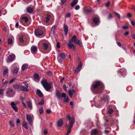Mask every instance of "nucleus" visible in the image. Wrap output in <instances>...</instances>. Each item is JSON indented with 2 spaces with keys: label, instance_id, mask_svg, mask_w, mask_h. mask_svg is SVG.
Returning a JSON list of instances; mask_svg holds the SVG:
<instances>
[{
  "label": "nucleus",
  "instance_id": "obj_53",
  "mask_svg": "<svg viewBox=\"0 0 135 135\" xmlns=\"http://www.w3.org/2000/svg\"><path fill=\"white\" fill-rule=\"evenodd\" d=\"M48 75L51 76L52 74V73L51 71H48L47 73Z\"/></svg>",
  "mask_w": 135,
  "mask_h": 135
},
{
  "label": "nucleus",
  "instance_id": "obj_62",
  "mask_svg": "<svg viewBox=\"0 0 135 135\" xmlns=\"http://www.w3.org/2000/svg\"><path fill=\"white\" fill-rule=\"evenodd\" d=\"M3 89H0V94L2 95L3 94Z\"/></svg>",
  "mask_w": 135,
  "mask_h": 135
},
{
  "label": "nucleus",
  "instance_id": "obj_21",
  "mask_svg": "<svg viewBox=\"0 0 135 135\" xmlns=\"http://www.w3.org/2000/svg\"><path fill=\"white\" fill-rule=\"evenodd\" d=\"M65 127H68V130L67 131V133L66 134V135H68L70 133L71 130V128L73 127H71L70 126H68V125L67 124L66 125Z\"/></svg>",
  "mask_w": 135,
  "mask_h": 135
},
{
  "label": "nucleus",
  "instance_id": "obj_52",
  "mask_svg": "<svg viewBox=\"0 0 135 135\" xmlns=\"http://www.w3.org/2000/svg\"><path fill=\"white\" fill-rule=\"evenodd\" d=\"M110 4V2H108L107 3H106L105 4V6L107 7H108L109 6Z\"/></svg>",
  "mask_w": 135,
  "mask_h": 135
},
{
  "label": "nucleus",
  "instance_id": "obj_16",
  "mask_svg": "<svg viewBox=\"0 0 135 135\" xmlns=\"http://www.w3.org/2000/svg\"><path fill=\"white\" fill-rule=\"evenodd\" d=\"M77 39H78L76 38V36L75 35H74L69 42H71V43L73 42L74 43H75L76 41V40Z\"/></svg>",
  "mask_w": 135,
  "mask_h": 135
},
{
  "label": "nucleus",
  "instance_id": "obj_58",
  "mask_svg": "<svg viewBox=\"0 0 135 135\" xmlns=\"http://www.w3.org/2000/svg\"><path fill=\"white\" fill-rule=\"evenodd\" d=\"M56 47L58 48H60V43L59 42H57V43Z\"/></svg>",
  "mask_w": 135,
  "mask_h": 135
},
{
  "label": "nucleus",
  "instance_id": "obj_15",
  "mask_svg": "<svg viewBox=\"0 0 135 135\" xmlns=\"http://www.w3.org/2000/svg\"><path fill=\"white\" fill-rule=\"evenodd\" d=\"M63 122L61 119H59L57 122V126L58 127H61L63 124Z\"/></svg>",
  "mask_w": 135,
  "mask_h": 135
},
{
  "label": "nucleus",
  "instance_id": "obj_59",
  "mask_svg": "<svg viewBox=\"0 0 135 135\" xmlns=\"http://www.w3.org/2000/svg\"><path fill=\"white\" fill-rule=\"evenodd\" d=\"M117 45L118 46H119V47H120L121 46V45L120 42H117Z\"/></svg>",
  "mask_w": 135,
  "mask_h": 135
},
{
  "label": "nucleus",
  "instance_id": "obj_9",
  "mask_svg": "<svg viewBox=\"0 0 135 135\" xmlns=\"http://www.w3.org/2000/svg\"><path fill=\"white\" fill-rule=\"evenodd\" d=\"M68 47L70 49H72L73 50H75L76 47L75 45L71 44V42H69L67 44Z\"/></svg>",
  "mask_w": 135,
  "mask_h": 135
},
{
  "label": "nucleus",
  "instance_id": "obj_29",
  "mask_svg": "<svg viewBox=\"0 0 135 135\" xmlns=\"http://www.w3.org/2000/svg\"><path fill=\"white\" fill-rule=\"evenodd\" d=\"M78 2V0H73L71 4V6L72 7H74L77 3Z\"/></svg>",
  "mask_w": 135,
  "mask_h": 135
},
{
  "label": "nucleus",
  "instance_id": "obj_7",
  "mask_svg": "<svg viewBox=\"0 0 135 135\" xmlns=\"http://www.w3.org/2000/svg\"><path fill=\"white\" fill-rule=\"evenodd\" d=\"M26 120L28 122V123L30 125H32V120L31 117L29 115H27L26 116Z\"/></svg>",
  "mask_w": 135,
  "mask_h": 135
},
{
  "label": "nucleus",
  "instance_id": "obj_22",
  "mask_svg": "<svg viewBox=\"0 0 135 135\" xmlns=\"http://www.w3.org/2000/svg\"><path fill=\"white\" fill-rule=\"evenodd\" d=\"M93 22L96 24H97L98 23H100L99 19L97 17L94 18L93 20Z\"/></svg>",
  "mask_w": 135,
  "mask_h": 135
},
{
  "label": "nucleus",
  "instance_id": "obj_1",
  "mask_svg": "<svg viewBox=\"0 0 135 135\" xmlns=\"http://www.w3.org/2000/svg\"><path fill=\"white\" fill-rule=\"evenodd\" d=\"M104 89V84L101 81L99 80L94 81L91 87V90L94 94L101 93Z\"/></svg>",
  "mask_w": 135,
  "mask_h": 135
},
{
  "label": "nucleus",
  "instance_id": "obj_33",
  "mask_svg": "<svg viewBox=\"0 0 135 135\" xmlns=\"http://www.w3.org/2000/svg\"><path fill=\"white\" fill-rule=\"evenodd\" d=\"M113 113V110H108L107 113L108 115V116L112 117V116L111 115Z\"/></svg>",
  "mask_w": 135,
  "mask_h": 135
},
{
  "label": "nucleus",
  "instance_id": "obj_36",
  "mask_svg": "<svg viewBox=\"0 0 135 135\" xmlns=\"http://www.w3.org/2000/svg\"><path fill=\"white\" fill-rule=\"evenodd\" d=\"M56 28V26L55 25L51 27L50 30V32L53 34L54 33V30Z\"/></svg>",
  "mask_w": 135,
  "mask_h": 135
},
{
  "label": "nucleus",
  "instance_id": "obj_25",
  "mask_svg": "<svg viewBox=\"0 0 135 135\" xmlns=\"http://www.w3.org/2000/svg\"><path fill=\"white\" fill-rule=\"evenodd\" d=\"M27 12L29 13H31L33 12V9L30 7H28L26 9Z\"/></svg>",
  "mask_w": 135,
  "mask_h": 135
},
{
  "label": "nucleus",
  "instance_id": "obj_51",
  "mask_svg": "<svg viewBox=\"0 0 135 135\" xmlns=\"http://www.w3.org/2000/svg\"><path fill=\"white\" fill-rule=\"evenodd\" d=\"M130 22L132 25L134 26L135 25V21H133L131 20H130Z\"/></svg>",
  "mask_w": 135,
  "mask_h": 135
},
{
  "label": "nucleus",
  "instance_id": "obj_13",
  "mask_svg": "<svg viewBox=\"0 0 135 135\" xmlns=\"http://www.w3.org/2000/svg\"><path fill=\"white\" fill-rule=\"evenodd\" d=\"M126 70L124 69H122L119 70V72L121 74L122 77H123L125 75L126 73Z\"/></svg>",
  "mask_w": 135,
  "mask_h": 135
},
{
  "label": "nucleus",
  "instance_id": "obj_55",
  "mask_svg": "<svg viewBox=\"0 0 135 135\" xmlns=\"http://www.w3.org/2000/svg\"><path fill=\"white\" fill-rule=\"evenodd\" d=\"M80 8V6L79 5H77L75 7V9L77 10L79 9Z\"/></svg>",
  "mask_w": 135,
  "mask_h": 135
},
{
  "label": "nucleus",
  "instance_id": "obj_43",
  "mask_svg": "<svg viewBox=\"0 0 135 135\" xmlns=\"http://www.w3.org/2000/svg\"><path fill=\"white\" fill-rule=\"evenodd\" d=\"M44 101L43 99H42L41 102L38 103V104L39 105H43L44 104Z\"/></svg>",
  "mask_w": 135,
  "mask_h": 135
},
{
  "label": "nucleus",
  "instance_id": "obj_50",
  "mask_svg": "<svg viewBox=\"0 0 135 135\" xmlns=\"http://www.w3.org/2000/svg\"><path fill=\"white\" fill-rule=\"evenodd\" d=\"M19 41L20 42H23L24 40H23L22 37H21L20 38Z\"/></svg>",
  "mask_w": 135,
  "mask_h": 135
},
{
  "label": "nucleus",
  "instance_id": "obj_63",
  "mask_svg": "<svg viewBox=\"0 0 135 135\" xmlns=\"http://www.w3.org/2000/svg\"><path fill=\"white\" fill-rule=\"evenodd\" d=\"M44 134H46L47 133V131L46 130H44L43 131Z\"/></svg>",
  "mask_w": 135,
  "mask_h": 135
},
{
  "label": "nucleus",
  "instance_id": "obj_18",
  "mask_svg": "<svg viewBox=\"0 0 135 135\" xmlns=\"http://www.w3.org/2000/svg\"><path fill=\"white\" fill-rule=\"evenodd\" d=\"M64 30L65 32V34L66 35H67L68 31V26L65 24L64 26Z\"/></svg>",
  "mask_w": 135,
  "mask_h": 135
},
{
  "label": "nucleus",
  "instance_id": "obj_12",
  "mask_svg": "<svg viewBox=\"0 0 135 135\" xmlns=\"http://www.w3.org/2000/svg\"><path fill=\"white\" fill-rule=\"evenodd\" d=\"M55 92L56 95L57 97V99L58 100H59L60 98L62 97H61V93L58 90H56Z\"/></svg>",
  "mask_w": 135,
  "mask_h": 135
},
{
  "label": "nucleus",
  "instance_id": "obj_32",
  "mask_svg": "<svg viewBox=\"0 0 135 135\" xmlns=\"http://www.w3.org/2000/svg\"><path fill=\"white\" fill-rule=\"evenodd\" d=\"M22 125L26 129H28V128L27 124L26 122L25 121L23 122L22 124Z\"/></svg>",
  "mask_w": 135,
  "mask_h": 135
},
{
  "label": "nucleus",
  "instance_id": "obj_6",
  "mask_svg": "<svg viewBox=\"0 0 135 135\" xmlns=\"http://www.w3.org/2000/svg\"><path fill=\"white\" fill-rule=\"evenodd\" d=\"M43 32L41 29L38 28L35 31V33L36 36H41L43 34Z\"/></svg>",
  "mask_w": 135,
  "mask_h": 135
},
{
  "label": "nucleus",
  "instance_id": "obj_64",
  "mask_svg": "<svg viewBox=\"0 0 135 135\" xmlns=\"http://www.w3.org/2000/svg\"><path fill=\"white\" fill-rule=\"evenodd\" d=\"M61 3L63 4H64V3H65L66 1L65 0H61Z\"/></svg>",
  "mask_w": 135,
  "mask_h": 135
},
{
  "label": "nucleus",
  "instance_id": "obj_35",
  "mask_svg": "<svg viewBox=\"0 0 135 135\" xmlns=\"http://www.w3.org/2000/svg\"><path fill=\"white\" fill-rule=\"evenodd\" d=\"M13 87L15 89H17L19 88H20V86L19 85L16 84L13 85Z\"/></svg>",
  "mask_w": 135,
  "mask_h": 135
},
{
  "label": "nucleus",
  "instance_id": "obj_47",
  "mask_svg": "<svg viewBox=\"0 0 135 135\" xmlns=\"http://www.w3.org/2000/svg\"><path fill=\"white\" fill-rule=\"evenodd\" d=\"M71 16V15L70 13H68L65 15V17L67 18H69Z\"/></svg>",
  "mask_w": 135,
  "mask_h": 135
},
{
  "label": "nucleus",
  "instance_id": "obj_20",
  "mask_svg": "<svg viewBox=\"0 0 135 135\" xmlns=\"http://www.w3.org/2000/svg\"><path fill=\"white\" fill-rule=\"evenodd\" d=\"M75 90H71L69 91V94L70 97L71 98L73 97V94L75 92Z\"/></svg>",
  "mask_w": 135,
  "mask_h": 135
},
{
  "label": "nucleus",
  "instance_id": "obj_60",
  "mask_svg": "<svg viewBox=\"0 0 135 135\" xmlns=\"http://www.w3.org/2000/svg\"><path fill=\"white\" fill-rule=\"evenodd\" d=\"M129 32L128 31H127L125 32L124 33V35H127L129 34Z\"/></svg>",
  "mask_w": 135,
  "mask_h": 135
},
{
  "label": "nucleus",
  "instance_id": "obj_3",
  "mask_svg": "<svg viewBox=\"0 0 135 135\" xmlns=\"http://www.w3.org/2000/svg\"><path fill=\"white\" fill-rule=\"evenodd\" d=\"M41 83L44 88L46 91H48L51 88L50 84L47 83L46 79H44L42 80Z\"/></svg>",
  "mask_w": 135,
  "mask_h": 135
},
{
  "label": "nucleus",
  "instance_id": "obj_8",
  "mask_svg": "<svg viewBox=\"0 0 135 135\" xmlns=\"http://www.w3.org/2000/svg\"><path fill=\"white\" fill-rule=\"evenodd\" d=\"M15 57L14 54L10 55L7 59V62L12 61L13 60Z\"/></svg>",
  "mask_w": 135,
  "mask_h": 135
},
{
  "label": "nucleus",
  "instance_id": "obj_27",
  "mask_svg": "<svg viewBox=\"0 0 135 135\" xmlns=\"http://www.w3.org/2000/svg\"><path fill=\"white\" fill-rule=\"evenodd\" d=\"M43 47L45 50H46L48 47V45L46 43H44L43 44Z\"/></svg>",
  "mask_w": 135,
  "mask_h": 135
},
{
  "label": "nucleus",
  "instance_id": "obj_26",
  "mask_svg": "<svg viewBox=\"0 0 135 135\" xmlns=\"http://www.w3.org/2000/svg\"><path fill=\"white\" fill-rule=\"evenodd\" d=\"M11 105L13 110H17V107L15 106L16 105V104L14 102H12L11 103Z\"/></svg>",
  "mask_w": 135,
  "mask_h": 135
},
{
  "label": "nucleus",
  "instance_id": "obj_44",
  "mask_svg": "<svg viewBox=\"0 0 135 135\" xmlns=\"http://www.w3.org/2000/svg\"><path fill=\"white\" fill-rule=\"evenodd\" d=\"M80 69L79 68H78V67H77L76 69H75L74 70V71L75 73H77L80 71Z\"/></svg>",
  "mask_w": 135,
  "mask_h": 135
},
{
  "label": "nucleus",
  "instance_id": "obj_41",
  "mask_svg": "<svg viewBox=\"0 0 135 135\" xmlns=\"http://www.w3.org/2000/svg\"><path fill=\"white\" fill-rule=\"evenodd\" d=\"M92 9H87L85 10V12L88 13H90L92 12Z\"/></svg>",
  "mask_w": 135,
  "mask_h": 135
},
{
  "label": "nucleus",
  "instance_id": "obj_24",
  "mask_svg": "<svg viewBox=\"0 0 135 135\" xmlns=\"http://www.w3.org/2000/svg\"><path fill=\"white\" fill-rule=\"evenodd\" d=\"M77 44L79 45L80 47H82L83 46L82 42L80 40H79L78 39L76 40V41L75 42Z\"/></svg>",
  "mask_w": 135,
  "mask_h": 135
},
{
  "label": "nucleus",
  "instance_id": "obj_46",
  "mask_svg": "<svg viewBox=\"0 0 135 135\" xmlns=\"http://www.w3.org/2000/svg\"><path fill=\"white\" fill-rule=\"evenodd\" d=\"M16 80V78H13L9 82V83L10 84L13 82L14 81H15Z\"/></svg>",
  "mask_w": 135,
  "mask_h": 135
},
{
  "label": "nucleus",
  "instance_id": "obj_37",
  "mask_svg": "<svg viewBox=\"0 0 135 135\" xmlns=\"http://www.w3.org/2000/svg\"><path fill=\"white\" fill-rule=\"evenodd\" d=\"M50 18V15H48L46 17L45 21L46 22H47L49 21Z\"/></svg>",
  "mask_w": 135,
  "mask_h": 135
},
{
  "label": "nucleus",
  "instance_id": "obj_10",
  "mask_svg": "<svg viewBox=\"0 0 135 135\" xmlns=\"http://www.w3.org/2000/svg\"><path fill=\"white\" fill-rule=\"evenodd\" d=\"M61 97H62L64 98V101L65 102H68L69 99L67 97H66V94L65 93H63L61 94Z\"/></svg>",
  "mask_w": 135,
  "mask_h": 135
},
{
  "label": "nucleus",
  "instance_id": "obj_19",
  "mask_svg": "<svg viewBox=\"0 0 135 135\" xmlns=\"http://www.w3.org/2000/svg\"><path fill=\"white\" fill-rule=\"evenodd\" d=\"M18 70L19 68L16 67L15 68L12 70L11 71L13 74H16L18 73Z\"/></svg>",
  "mask_w": 135,
  "mask_h": 135
},
{
  "label": "nucleus",
  "instance_id": "obj_54",
  "mask_svg": "<svg viewBox=\"0 0 135 135\" xmlns=\"http://www.w3.org/2000/svg\"><path fill=\"white\" fill-rule=\"evenodd\" d=\"M122 28L124 29H127L129 28L128 26H124L122 27Z\"/></svg>",
  "mask_w": 135,
  "mask_h": 135
},
{
  "label": "nucleus",
  "instance_id": "obj_57",
  "mask_svg": "<svg viewBox=\"0 0 135 135\" xmlns=\"http://www.w3.org/2000/svg\"><path fill=\"white\" fill-rule=\"evenodd\" d=\"M24 84L25 86H26V88H27L28 87V83H26V82H24L23 83Z\"/></svg>",
  "mask_w": 135,
  "mask_h": 135
},
{
  "label": "nucleus",
  "instance_id": "obj_45",
  "mask_svg": "<svg viewBox=\"0 0 135 135\" xmlns=\"http://www.w3.org/2000/svg\"><path fill=\"white\" fill-rule=\"evenodd\" d=\"M9 124L10 126L13 127L14 126V124L12 121H10L9 122Z\"/></svg>",
  "mask_w": 135,
  "mask_h": 135
},
{
  "label": "nucleus",
  "instance_id": "obj_4",
  "mask_svg": "<svg viewBox=\"0 0 135 135\" xmlns=\"http://www.w3.org/2000/svg\"><path fill=\"white\" fill-rule=\"evenodd\" d=\"M66 119L68 121L71 127H73V124L75 122V118L74 116L70 117L69 115H67L66 117Z\"/></svg>",
  "mask_w": 135,
  "mask_h": 135
},
{
  "label": "nucleus",
  "instance_id": "obj_14",
  "mask_svg": "<svg viewBox=\"0 0 135 135\" xmlns=\"http://www.w3.org/2000/svg\"><path fill=\"white\" fill-rule=\"evenodd\" d=\"M20 90L21 91L27 92L28 89L24 86L21 85L20 87Z\"/></svg>",
  "mask_w": 135,
  "mask_h": 135
},
{
  "label": "nucleus",
  "instance_id": "obj_61",
  "mask_svg": "<svg viewBox=\"0 0 135 135\" xmlns=\"http://www.w3.org/2000/svg\"><path fill=\"white\" fill-rule=\"evenodd\" d=\"M51 112V110H46V112L48 114H50Z\"/></svg>",
  "mask_w": 135,
  "mask_h": 135
},
{
  "label": "nucleus",
  "instance_id": "obj_56",
  "mask_svg": "<svg viewBox=\"0 0 135 135\" xmlns=\"http://www.w3.org/2000/svg\"><path fill=\"white\" fill-rule=\"evenodd\" d=\"M127 16L129 18L131 17L132 16L131 14L130 13H128L127 14Z\"/></svg>",
  "mask_w": 135,
  "mask_h": 135
},
{
  "label": "nucleus",
  "instance_id": "obj_39",
  "mask_svg": "<svg viewBox=\"0 0 135 135\" xmlns=\"http://www.w3.org/2000/svg\"><path fill=\"white\" fill-rule=\"evenodd\" d=\"M114 13L115 14L116 17L118 18L119 19H120V17L119 13H117L115 11H114Z\"/></svg>",
  "mask_w": 135,
  "mask_h": 135
},
{
  "label": "nucleus",
  "instance_id": "obj_17",
  "mask_svg": "<svg viewBox=\"0 0 135 135\" xmlns=\"http://www.w3.org/2000/svg\"><path fill=\"white\" fill-rule=\"evenodd\" d=\"M36 94L40 97H42L43 96V95L42 93L39 89H37L36 91Z\"/></svg>",
  "mask_w": 135,
  "mask_h": 135
},
{
  "label": "nucleus",
  "instance_id": "obj_34",
  "mask_svg": "<svg viewBox=\"0 0 135 135\" xmlns=\"http://www.w3.org/2000/svg\"><path fill=\"white\" fill-rule=\"evenodd\" d=\"M59 56L63 59H64L66 57L65 55L63 53H60L59 54Z\"/></svg>",
  "mask_w": 135,
  "mask_h": 135
},
{
  "label": "nucleus",
  "instance_id": "obj_30",
  "mask_svg": "<svg viewBox=\"0 0 135 135\" xmlns=\"http://www.w3.org/2000/svg\"><path fill=\"white\" fill-rule=\"evenodd\" d=\"M22 19L23 21H24L26 23L28 21V18L27 17H22Z\"/></svg>",
  "mask_w": 135,
  "mask_h": 135
},
{
  "label": "nucleus",
  "instance_id": "obj_11",
  "mask_svg": "<svg viewBox=\"0 0 135 135\" xmlns=\"http://www.w3.org/2000/svg\"><path fill=\"white\" fill-rule=\"evenodd\" d=\"M37 48L35 46H32L31 48V51L32 53L34 54L36 53L37 52Z\"/></svg>",
  "mask_w": 135,
  "mask_h": 135
},
{
  "label": "nucleus",
  "instance_id": "obj_49",
  "mask_svg": "<svg viewBox=\"0 0 135 135\" xmlns=\"http://www.w3.org/2000/svg\"><path fill=\"white\" fill-rule=\"evenodd\" d=\"M82 67V63L81 61H80V64L78 65V66L77 67L78 68H80Z\"/></svg>",
  "mask_w": 135,
  "mask_h": 135
},
{
  "label": "nucleus",
  "instance_id": "obj_5",
  "mask_svg": "<svg viewBox=\"0 0 135 135\" xmlns=\"http://www.w3.org/2000/svg\"><path fill=\"white\" fill-rule=\"evenodd\" d=\"M8 96L10 97H13L15 94V93L13 92L12 89L9 88L6 92Z\"/></svg>",
  "mask_w": 135,
  "mask_h": 135
},
{
  "label": "nucleus",
  "instance_id": "obj_42",
  "mask_svg": "<svg viewBox=\"0 0 135 135\" xmlns=\"http://www.w3.org/2000/svg\"><path fill=\"white\" fill-rule=\"evenodd\" d=\"M8 72V69H5L3 71V74L5 75Z\"/></svg>",
  "mask_w": 135,
  "mask_h": 135
},
{
  "label": "nucleus",
  "instance_id": "obj_31",
  "mask_svg": "<svg viewBox=\"0 0 135 135\" xmlns=\"http://www.w3.org/2000/svg\"><path fill=\"white\" fill-rule=\"evenodd\" d=\"M98 131L96 129H93L91 133V135H97L98 133Z\"/></svg>",
  "mask_w": 135,
  "mask_h": 135
},
{
  "label": "nucleus",
  "instance_id": "obj_23",
  "mask_svg": "<svg viewBox=\"0 0 135 135\" xmlns=\"http://www.w3.org/2000/svg\"><path fill=\"white\" fill-rule=\"evenodd\" d=\"M28 108L30 109H32V103L30 101H28L26 102Z\"/></svg>",
  "mask_w": 135,
  "mask_h": 135
},
{
  "label": "nucleus",
  "instance_id": "obj_28",
  "mask_svg": "<svg viewBox=\"0 0 135 135\" xmlns=\"http://www.w3.org/2000/svg\"><path fill=\"white\" fill-rule=\"evenodd\" d=\"M28 65L27 64H23L22 66L21 69L23 71H24L25 69L28 67Z\"/></svg>",
  "mask_w": 135,
  "mask_h": 135
},
{
  "label": "nucleus",
  "instance_id": "obj_40",
  "mask_svg": "<svg viewBox=\"0 0 135 135\" xmlns=\"http://www.w3.org/2000/svg\"><path fill=\"white\" fill-rule=\"evenodd\" d=\"M12 42V40L11 38H9L8 40V44L11 45Z\"/></svg>",
  "mask_w": 135,
  "mask_h": 135
},
{
  "label": "nucleus",
  "instance_id": "obj_38",
  "mask_svg": "<svg viewBox=\"0 0 135 135\" xmlns=\"http://www.w3.org/2000/svg\"><path fill=\"white\" fill-rule=\"evenodd\" d=\"M34 76L36 80L38 79L39 76L38 74L37 73H35L34 74Z\"/></svg>",
  "mask_w": 135,
  "mask_h": 135
},
{
  "label": "nucleus",
  "instance_id": "obj_2",
  "mask_svg": "<svg viewBox=\"0 0 135 135\" xmlns=\"http://www.w3.org/2000/svg\"><path fill=\"white\" fill-rule=\"evenodd\" d=\"M109 100V96L106 94H104L101 97H99V95L95 96L93 100L95 103L96 106L100 107L102 102H105L108 104Z\"/></svg>",
  "mask_w": 135,
  "mask_h": 135
},
{
  "label": "nucleus",
  "instance_id": "obj_48",
  "mask_svg": "<svg viewBox=\"0 0 135 135\" xmlns=\"http://www.w3.org/2000/svg\"><path fill=\"white\" fill-rule=\"evenodd\" d=\"M113 17V16L111 13L109 14V15L108 17V19L110 20L112 19Z\"/></svg>",
  "mask_w": 135,
  "mask_h": 135
}]
</instances>
